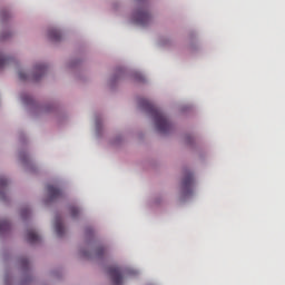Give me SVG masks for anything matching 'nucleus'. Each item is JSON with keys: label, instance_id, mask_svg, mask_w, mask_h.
I'll use <instances>...</instances> for the list:
<instances>
[{"label": "nucleus", "instance_id": "f257e3e1", "mask_svg": "<svg viewBox=\"0 0 285 285\" xmlns=\"http://www.w3.org/2000/svg\"><path fill=\"white\" fill-rule=\"evenodd\" d=\"M139 106L142 108V110H146V112L154 117L158 132H161V135H168V132L173 130L170 120H168L166 115H164V112L159 110V108H157L155 105H153V102H150L148 99H140Z\"/></svg>", "mask_w": 285, "mask_h": 285}, {"label": "nucleus", "instance_id": "f03ea898", "mask_svg": "<svg viewBox=\"0 0 285 285\" xmlns=\"http://www.w3.org/2000/svg\"><path fill=\"white\" fill-rule=\"evenodd\" d=\"M134 19L138 26H148L153 21V17L146 9L136 11Z\"/></svg>", "mask_w": 285, "mask_h": 285}, {"label": "nucleus", "instance_id": "7ed1b4c3", "mask_svg": "<svg viewBox=\"0 0 285 285\" xmlns=\"http://www.w3.org/2000/svg\"><path fill=\"white\" fill-rule=\"evenodd\" d=\"M108 275L114 285L124 284V275L121 274V268L117 266H111L108 268Z\"/></svg>", "mask_w": 285, "mask_h": 285}, {"label": "nucleus", "instance_id": "20e7f679", "mask_svg": "<svg viewBox=\"0 0 285 285\" xmlns=\"http://www.w3.org/2000/svg\"><path fill=\"white\" fill-rule=\"evenodd\" d=\"M193 184H194L193 174L188 173L183 180V190L185 195H193Z\"/></svg>", "mask_w": 285, "mask_h": 285}, {"label": "nucleus", "instance_id": "39448f33", "mask_svg": "<svg viewBox=\"0 0 285 285\" xmlns=\"http://www.w3.org/2000/svg\"><path fill=\"white\" fill-rule=\"evenodd\" d=\"M33 70L32 81H39L48 72V67L46 65H36Z\"/></svg>", "mask_w": 285, "mask_h": 285}, {"label": "nucleus", "instance_id": "423d86ee", "mask_svg": "<svg viewBox=\"0 0 285 285\" xmlns=\"http://www.w3.org/2000/svg\"><path fill=\"white\" fill-rule=\"evenodd\" d=\"M47 190L49 194L50 202H55V199H59L63 193L61 189L57 188L55 185H48Z\"/></svg>", "mask_w": 285, "mask_h": 285}, {"label": "nucleus", "instance_id": "0eeeda50", "mask_svg": "<svg viewBox=\"0 0 285 285\" xmlns=\"http://www.w3.org/2000/svg\"><path fill=\"white\" fill-rule=\"evenodd\" d=\"M55 230L58 237H63L66 233V228L63 227V220L59 216L56 217V220H55Z\"/></svg>", "mask_w": 285, "mask_h": 285}, {"label": "nucleus", "instance_id": "6e6552de", "mask_svg": "<svg viewBox=\"0 0 285 285\" xmlns=\"http://www.w3.org/2000/svg\"><path fill=\"white\" fill-rule=\"evenodd\" d=\"M27 239L29 244H39V242H41V236H39L35 229H29L27 232Z\"/></svg>", "mask_w": 285, "mask_h": 285}, {"label": "nucleus", "instance_id": "1a4fd4ad", "mask_svg": "<svg viewBox=\"0 0 285 285\" xmlns=\"http://www.w3.org/2000/svg\"><path fill=\"white\" fill-rule=\"evenodd\" d=\"M49 38L51 41H61V31L57 29H51L49 31Z\"/></svg>", "mask_w": 285, "mask_h": 285}, {"label": "nucleus", "instance_id": "9d476101", "mask_svg": "<svg viewBox=\"0 0 285 285\" xmlns=\"http://www.w3.org/2000/svg\"><path fill=\"white\" fill-rule=\"evenodd\" d=\"M6 186H8V179L0 177V199H6L2 191L6 189Z\"/></svg>", "mask_w": 285, "mask_h": 285}, {"label": "nucleus", "instance_id": "9b49d317", "mask_svg": "<svg viewBox=\"0 0 285 285\" xmlns=\"http://www.w3.org/2000/svg\"><path fill=\"white\" fill-rule=\"evenodd\" d=\"M11 61H12V58H8L0 55V69L3 68L4 66H8V63Z\"/></svg>", "mask_w": 285, "mask_h": 285}, {"label": "nucleus", "instance_id": "f8f14e48", "mask_svg": "<svg viewBox=\"0 0 285 285\" xmlns=\"http://www.w3.org/2000/svg\"><path fill=\"white\" fill-rule=\"evenodd\" d=\"M6 230H10V223L8 220H1L0 222V233H3Z\"/></svg>", "mask_w": 285, "mask_h": 285}, {"label": "nucleus", "instance_id": "ddd939ff", "mask_svg": "<svg viewBox=\"0 0 285 285\" xmlns=\"http://www.w3.org/2000/svg\"><path fill=\"white\" fill-rule=\"evenodd\" d=\"M70 215L75 219L76 217H79V208L72 206L70 207Z\"/></svg>", "mask_w": 285, "mask_h": 285}, {"label": "nucleus", "instance_id": "4468645a", "mask_svg": "<svg viewBox=\"0 0 285 285\" xmlns=\"http://www.w3.org/2000/svg\"><path fill=\"white\" fill-rule=\"evenodd\" d=\"M104 253H106V247H98L96 249L95 256L96 257H104Z\"/></svg>", "mask_w": 285, "mask_h": 285}, {"label": "nucleus", "instance_id": "2eb2a0df", "mask_svg": "<svg viewBox=\"0 0 285 285\" xmlns=\"http://www.w3.org/2000/svg\"><path fill=\"white\" fill-rule=\"evenodd\" d=\"M18 77L21 81H26V79H28V75L23 71H19Z\"/></svg>", "mask_w": 285, "mask_h": 285}, {"label": "nucleus", "instance_id": "dca6fc26", "mask_svg": "<svg viewBox=\"0 0 285 285\" xmlns=\"http://www.w3.org/2000/svg\"><path fill=\"white\" fill-rule=\"evenodd\" d=\"M20 264H21L22 268H28L30 263L28 262V258H21Z\"/></svg>", "mask_w": 285, "mask_h": 285}, {"label": "nucleus", "instance_id": "f3484780", "mask_svg": "<svg viewBox=\"0 0 285 285\" xmlns=\"http://www.w3.org/2000/svg\"><path fill=\"white\" fill-rule=\"evenodd\" d=\"M28 215H30V209H23V210L21 212V216H22V217H26V216H28Z\"/></svg>", "mask_w": 285, "mask_h": 285}, {"label": "nucleus", "instance_id": "a211bd4d", "mask_svg": "<svg viewBox=\"0 0 285 285\" xmlns=\"http://www.w3.org/2000/svg\"><path fill=\"white\" fill-rule=\"evenodd\" d=\"M2 17H3V18L8 17V13H2Z\"/></svg>", "mask_w": 285, "mask_h": 285}]
</instances>
